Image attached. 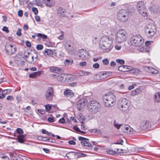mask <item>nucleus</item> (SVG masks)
I'll use <instances>...</instances> for the list:
<instances>
[{"mask_svg": "<svg viewBox=\"0 0 160 160\" xmlns=\"http://www.w3.org/2000/svg\"><path fill=\"white\" fill-rule=\"evenodd\" d=\"M8 94V90L7 89L4 90H2V95H3V94L4 95L5 97L6 95Z\"/></svg>", "mask_w": 160, "mask_h": 160, "instance_id": "49530a36", "label": "nucleus"}, {"mask_svg": "<svg viewBox=\"0 0 160 160\" xmlns=\"http://www.w3.org/2000/svg\"><path fill=\"white\" fill-rule=\"evenodd\" d=\"M27 61L29 63H34L36 62V59H34L33 56L30 55L29 58L27 59Z\"/></svg>", "mask_w": 160, "mask_h": 160, "instance_id": "a878e982", "label": "nucleus"}, {"mask_svg": "<svg viewBox=\"0 0 160 160\" xmlns=\"http://www.w3.org/2000/svg\"><path fill=\"white\" fill-rule=\"evenodd\" d=\"M87 154H84L83 153H79V156L80 157H84L87 156Z\"/></svg>", "mask_w": 160, "mask_h": 160, "instance_id": "69168bd1", "label": "nucleus"}, {"mask_svg": "<svg viewBox=\"0 0 160 160\" xmlns=\"http://www.w3.org/2000/svg\"><path fill=\"white\" fill-rule=\"evenodd\" d=\"M128 12L125 9L119 10L117 14L118 20L122 22H126L129 18Z\"/></svg>", "mask_w": 160, "mask_h": 160, "instance_id": "39448f33", "label": "nucleus"}, {"mask_svg": "<svg viewBox=\"0 0 160 160\" xmlns=\"http://www.w3.org/2000/svg\"><path fill=\"white\" fill-rule=\"evenodd\" d=\"M44 52L48 56H51L53 55V51L49 49H46Z\"/></svg>", "mask_w": 160, "mask_h": 160, "instance_id": "72a5a7b5", "label": "nucleus"}, {"mask_svg": "<svg viewBox=\"0 0 160 160\" xmlns=\"http://www.w3.org/2000/svg\"><path fill=\"white\" fill-rule=\"evenodd\" d=\"M123 140L122 139H120L119 140L117 141L115 143V144H122L123 143Z\"/></svg>", "mask_w": 160, "mask_h": 160, "instance_id": "de8ad7c7", "label": "nucleus"}, {"mask_svg": "<svg viewBox=\"0 0 160 160\" xmlns=\"http://www.w3.org/2000/svg\"><path fill=\"white\" fill-rule=\"evenodd\" d=\"M13 46L12 45H7L5 47V50L6 52L9 55H12L16 51L15 48H14L12 49Z\"/></svg>", "mask_w": 160, "mask_h": 160, "instance_id": "2eb2a0df", "label": "nucleus"}, {"mask_svg": "<svg viewBox=\"0 0 160 160\" xmlns=\"http://www.w3.org/2000/svg\"><path fill=\"white\" fill-rule=\"evenodd\" d=\"M2 30L3 31H5L7 33H8L9 32L8 28L6 26H4L3 27V28H2Z\"/></svg>", "mask_w": 160, "mask_h": 160, "instance_id": "a18cd8bd", "label": "nucleus"}, {"mask_svg": "<svg viewBox=\"0 0 160 160\" xmlns=\"http://www.w3.org/2000/svg\"><path fill=\"white\" fill-rule=\"evenodd\" d=\"M64 95L67 97L71 98L74 96L72 91L69 89H66L64 92Z\"/></svg>", "mask_w": 160, "mask_h": 160, "instance_id": "4be33fe9", "label": "nucleus"}, {"mask_svg": "<svg viewBox=\"0 0 160 160\" xmlns=\"http://www.w3.org/2000/svg\"><path fill=\"white\" fill-rule=\"evenodd\" d=\"M22 29L21 28H19L16 34L18 36H20L21 35Z\"/></svg>", "mask_w": 160, "mask_h": 160, "instance_id": "79ce46f5", "label": "nucleus"}, {"mask_svg": "<svg viewBox=\"0 0 160 160\" xmlns=\"http://www.w3.org/2000/svg\"><path fill=\"white\" fill-rule=\"evenodd\" d=\"M87 63L85 62H81L79 64V65L81 67H84L86 66Z\"/></svg>", "mask_w": 160, "mask_h": 160, "instance_id": "09e8293b", "label": "nucleus"}, {"mask_svg": "<svg viewBox=\"0 0 160 160\" xmlns=\"http://www.w3.org/2000/svg\"><path fill=\"white\" fill-rule=\"evenodd\" d=\"M122 132L125 133H134L135 132H138L139 130L136 131L128 125H123L122 128Z\"/></svg>", "mask_w": 160, "mask_h": 160, "instance_id": "9b49d317", "label": "nucleus"}, {"mask_svg": "<svg viewBox=\"0 0 160 160\" xmlns=\"http://www.w3.org/2000/svg\"><path fill=\"white\" fill-rule=\"evenodd\" d=\"M42 132L43 134H45L47 135L48 136H50L51 135V133L50 132H48V131H47L46 130L44 129H42Z\"/></svg>", "mask_w": 160, "mask_h": 160, "instance_id": "c9c22d12", "label": "nucleus"}, {"mask_svg": "<svg viewBox=\"0 0 160 160\" xmlns=\"http://www.w3.org/2000/svg\"><path fill=\"white\" fill-rule=\"evenodd\" d=\"M130 42L132 45L136 46H140L144 42L142 38L139 36H132L130 39Z\"/></svg>", "mask_w": 160, "mask_h": 160, "instance_id": "1a4fd4ad", "label": "nucleus"}, {"mask_svg": "<svg viewBox=\"0 0 160 160\" xmlns=\"http://www.w3.org/2000/svg\"><path fill=\"white\" fill-rule=\"evenodd\" d=\"M26 46L29 48H30L31 46V44L30 42L28 41H26Z\"/></svg>", "mask_w": 160, "mask_h": 160, "instance_id": "6e6d98bb", "label": "nucleus"}, {"mask_svg": "<svg viewBox=\"0 0 160 160\" xmlns=\"http://www.w3.org/2000/svg\"><path fill=\"white\" fill-rule=\"evenodd\" d=\"M25 136L24 135H19L17 136V140L19 142L22 143L25 140Z\"/></svg>", "mask_w": 160, "mask_h": 160, "instance_id": "5701e85b", "label": "nucleus"}, {"mask_svg": "<svg viewBox=\"0 0 160 160\" xmlns=\"http://www.w3.org/2000/svg\"><path fill=\"white\" fill-rule=\"evenodd\" d=\"M18 14L19 16L21 17L23 15L22 11L21 10H19L18 12Z\"/></svg>", "mask_w": 160, "mask_h": 160, "instance_id": "8fccbe9b", "label": "nucleus"}, {"mask_svg": "<svg viewBox=\"0 0 160 160\" xmlns=\"http://www.w3.org/2000/svg\"><path fill=\"white\" fill-rule=\"evenodd\" d=\"M142 129L146 130L148 128H149L150 125L148 121H143L140 125Z\"/></svg>", "mask_w": 160, "mask_h": 160, "instance_id": "aec40b11", "label": "nucleus"}, {"mask_svg": "<svg viewBox=\"0 0 160 160\" xmlns=\"http://www.w3.org/2000/svg\"><path fill=\"white\" fill-rule=\"evenodd\" d=\"M102 62L103 64L105 65H108L109 63L108 60L106 58L103 60Z\"/></svg>", "mask_w": 160, "mask_h": 160, "instance_id": "c03bdc74", "label": "nucleus"}, {"mask_svg": "<svg viewBox=\"0 0 160 160\" xmlns=\"http://www.w3.org/2000/svg\"><path fill=\"white\" fill-rule=\"evenodd\" d=\"M43 48V46L41 44H38L36 48L37 50H42Z\"/></svg>", "mask_w": 160, "mask_h": 160, "instance_id": "a19ab883", "label": "nucleus"}, {"mask_svg": "<svg viewBox=\"0 0 160 160\" xmlns=\"http://www.w3.org/2000/svg\"><path fill=\"white\" fill-rule=\"evenodd\" d=\"M7 100L10 101H11L13 100L14 98L12 96H8L7 97Z\"/></svg>", "mask_w": 160, "mask_h": 160, "instance_id": "37998d69", "label": "nucleus"}, {"mask_svg": "<svg viewBox=\"0 0 160 160\" xmlns=\"http://www.w3.org/2000/svg\"><path fill=\"white\" fill-rule=\"evenodd\" d=\"M145 35L148 38L153 37L156 32V27L153 24H149L145 28Z\"/></svg>", "mask_w": 160, "mask_h": 160, "instance_id": "0eeeda50", "label": "nucleus"}, {"mask_svg": "<svg viewBox=\"0 0 160 160\" xmlns=\"http://www.w3.org/2000/svg\"><path fill=\"white\" fill-rule=\"evenodd\" d=\"M116 62L117 63H118L121 65L123 64L124 63V61L123 60L120 59H117Z\"/></svg>", "mask_w": 160, "mask_h": 160, "instance_id": "e433bc0d", "label": "nucleus"}, {"mask_svg": "<svg viewBox=\"0 0 160 160\" xmlns=\"http://www.w3.org/2000/svg\"><path fill=\"white\" fill-rule=\"evenodd\" d=\"M32 11L35 15H37L38 13V9L37 8L32 7Z\"/></svg>", "mask_w": 160, "mask_h": 160, "instance_id": "58836bf2", "label": "nucleus"}, {"mask_svg": "<svg viewBox=\"0 0 160 160\" xmlns=\"http://www.w3.org/2000/svg\"><path fill=\"white\" fill-rule=\"evenodd\" d=\"M50 70L52 72L59 74L58 76L55 74H52V76L57 77L58 81L62 82L64 80L63 76H65V75L63 74V71L61 68L57 67H53L50 68Z\"/></svg>", "mask_w": 160, "mask_h": 160, "instance_id": "423d86ee", "label": "nucleus"}, {"mask_svg": "<svg viewBox=\"0 0 160 160\" xmlns=\"http://www.w3.org/2000/svg\"><path fill=\"white\" fill-rule=\"evenodd\" d=\"M116 151L112 150H108L107 151V152L108 154H114L116 153Z\"/></svg>", "mask_w": 160, "mask_h": 160, "instance_id": "4c0bfd02", "label": "nucleus"}, {"mask_svg": "<svg viewBox=\"0 0 160 160\" xmlns=\"http://www.w3.org/2000/svg\"><path fill=\"white\" fill-rule=\"evenodd\" d=\"M45 95L46 99L48 100H51L54 96V90L52 87H48L46 90Z\"/></svg>", "mask_w": 160, "mask_h": 160, "instance_id": "9d476101", "label": "nucleus"}, {"mask_svg": "<svg viewBox=\"0 0 160 160\" xmlns=\"http://www.w3.org/2000/svg\"><path fill=\"white\" fill-rule=\"evenodd\" d=\"M86 104V100L84 99H80L77 102V108L80 111L83 108Z\"/></svg>", "mask_w": 160, "mask_h": 160, "instance_id": "4468645a", "label": "nucleus"}, {"mask_svg": "<svg viewBox=\"0 0 160 160\" xmlns=\"http://www.w3.org/2000/svg\"><path fill=\"white\" fill-rule=\"evenodd\" d=\"M116 65V63L114 61H112L110 63V66L112 67H114Z\"/></svg>", "mask_w": 160, "mask_h": 160, "instance_id": "774afa93", "label": "nucleus"}, {"mask_svg": "<svg viewBox=\"0 0 160 160\" xmlns=\"http://www.w3.org/2000/svg\"><path fill=\"white\" fill-rule=\"evenodd\" d=\"M68 143L71 145H74L76 144V142L73 140L68 141Z\"/></svg>", "mask_w": 160, "mask_h": 160, "instance_id": "3c124183", "label": "nucleus"}, {"mask_svg": "<svg viewBox=\"0 0 160 160\" xmlns=\"http://www.w3.org/2000/svg\"><path fill=\"white\" fill-rule=\"evenodd\" d=\"M73 62V60L72 59H66L64 63L65 66H68L72 64Z\"/></svg>", "mask_w": 160, "mask_h": 160, "instance_id": "2f4dec72", "label": "nucleus"}, {"mask_svg": "<svg viewBox=\"0 0 160 160\" xmlns=\"http://www.w3.org/2000/svg\"><path fill=\"white\" fill-rule=\"evenodd\" d=\"M146 68L149 70V72L152 74H156L158 73V72L157 70L154 69L152 68L149 67H147Z\"/></svg>", "mask_w": 160, "mask_h": 160, "instance_id": "393cba45", "label": "nucleus"}, {"mask_svg": "<svg viewBox=\"0 0 160 160\" xmlns=\"http://www.w3.org/2000/svg\"><path fill=\"white\" fill-rule=\"evenodd\" d=\"M144 2L142 1L139 2L137 3V7L138 10H140V8H144Z\"/></svg>", "mask_w": 160, "mask_h": 160, "instance_id": "cd10ccee", "label": "nucleus"}, {"mask_svg": "<svg viewBox=\"0 0 160 160\" xmlns=\"http://www.w3.org/2000/svg\"><path fill=\"white\" fill-rule=\"evenodd\" d=\"M65 122V120L64 118H62L59 120V122L61 123H63Z\"/></svg>", "mask_w": 160, "mask_h": 160, "instance_id": "864d4df0", "label": "nucleus"}, {"mask_svg": "<svg viewBox=\"0 0 160 160\" xmlns=\"http://www.w3.org/2000/svg\"><path fill=\"white\" fill-rule=\"evenodd\" d=\"M28 29V26L27 25H24L23 27V29L25 30H27Z\"/></svg>", "mask_w": 160, "mask_h": 160, "instance_id": "338daca9", "label": "nucleus"}, {"mask_svg": "<svg viewBox=\"0 0 160 160\" xmlns=\"http://www.w3.org/2000/svg\"><path fill=\"white\" fill-rule=\"evenodd\" d=\"M141 93V90L140 88H138L130 92V95L132 96H134L140 94Z\"/></svg>", "mask_w": 160, "mask_h": 160, "instance_id": "412c9836", "label": "nucleus"}, {"mask_svg": "<svg viewBox=\"0 0 160 160\" xmlns=\"http://www.w3.org/2000/svg\"><path fill=\"white\" fill-rule=\"evenodd\" d=\"M0 160H9L8 157L3 154H0Z\"/></svg>", "mask_w": 160, "mask_h": 160, "instance_id": "473e14b6", "label": "nucleus"}, {"mask_svg": "<svg viewBox=\"0 0 160 160\" xmlns=\"http://www.w3.org/2000/svg\"><path fill=\"white\" fill-rule=\"evenodd\" d=\"M42 139L43 140H42V141H43L48 142V141H49V138L45 137H43Z\"/></svg>", "mask_w": 160, "mask_h": 160, "instance_id": "e2e57ef3", "label": "nucleus"}, {"mask_svg": "<svg viewBox=\"0 0 160 160\" xmlns=\"http://www.w3.org/2000/svg\"><path fill=\"white\" fill-rule=\"evenodd\" d=\"M78 140L81 141L80 143L82 146H84L91 147L92 146L91 144L89 142V139L82 137L78 138Z\"/></svg>", "mask_w": 160, "mask_h": 160, "instance_id": "f8f14e48", "label": "nucleus"}, {"mask_svg": "<svg viewBox=\"0 0 160 160\" xmlns=\"http://www.w3.org/2000/svg\"><path fill=\"white\" fill-rule=\"evenodd\" d=\"M45 108L47 110H50L51 109V106L49 105H47L45 106Z\"/></svg>", "mask_w": 160, "mask_h": 160, "instance_id": "052dcab7", "label": "nucleus"}, {"mask_svg": "<svg viewBox=\"0 0 160 160\" xmlns=\"http://www.w3.org/2000/svg\"><path fill=\"white\" fill-rule=\"evenodd\" d=\"M31 55V53L28 52L27 54L24 55V57L26 58L27 59H28V58H29V57L30 56V55Z\"/></svg>", "mask_w": 160, "mask_h": 160, "instance_id": "bf43d9fd", "label": "nucleus"}, {"mask_svg": "<svg viewBox=\"0 0 160 160\" xmlns=\"http://www.w3.org/2000/svg\"><path fill=\"white\" fill-rule=\"evenodd\" d=\"M110 72H100L99 73L96 74V76L100 78H98V79H102L106 78L109 76Z\"/></svg>", "mask_w": 160, "mask_h": 160, "instance_id": "dca6fc26", "label": "nucleus"}, {"mask_svg": "<svg viewBox=\"0 0 160 160\" xmlns=\"http://www.w3.org/2000/svg\"><path fill=\"white\" fill-rule=\"evenodd\" d=\"M118 69L119 71L122 72H125V71L123 69V66H119L118 68Z\"/></svg>", "mask_w": 160, "mask_h": 160, "instance_id": "5fc2aeb1", "label": "nucleus"}, {"mask_svg": "<svg viewBox=\"0 0 160 160\" xmlns=\"http://www.w3.org/2000/svg\"><path fill=\"white\" fill-rule=\"evenodd\" d=\"M130 106L129 101L126 98H121L118 101V108L120 111L123 112H128L129 111Z\"/></svg>", "mask_w": 160, "mask_h": 160, "instance_id": "7ed1b4c3", "label": "nucleus"}, {"mask_svg": "<svg viewBox=\"0 0 160 160\" xmlns=\"http://www.w3.org/2000/svg\"><path fill=\"white\" fill-rule=\"evenodd\" d=\"M48 120L50 122H52L54 121V119L53 117H49L48 118Z\"/></svg>", "mask_w": 160, "mask_h": 160, "instance_id": "4d7b16f0", "label": "nucleus"}, {"mask_svg": "<svg viewBox=\"0 0 160 160\" xmlns=\"http://www.w3.org/2000/svg\"><path fill=\"white\" fill-rule=\"evenodd\" d=\"M127 39L126 32L124 29L118 31L116 36V41L119 43H121L125 41Z\"/></svg>", "mask_w": 160, "mask_h": 160, "instance_id": "6e6552de", "label": "nucleus"}, {"mask_svg": "<svg viewBox=\"0 0 160 160\" xmlns=\"http://www.w3.org/2000/svg\"><path fill=\"white\" fill-rule=\"evenodd\" d=\"M99 67V65L98 63H95L93 65V67L95 68H98Z\"/></svg>", "mask_w": 160, "mask_h": 160, "instance_id": "603ef678", "label": "nucleus"}, {"mask_svg": "<svg viewBox=\"0 0 160 160\" xmlns=\"http://www.w3.org/2000/svg\"><path fill=\"white\" fill-rule=\"evenodd\" d=\"M132 69L131 71V73H133L135 75L140 74L141 72L138 69L135 68H133Z\"/></svg>", "mask_w": 160, "mask_h": 160, "instance_id": "c85d7f7f", "label": "nucleus"}, {"mask_svg": "<svg viewBox=\"0 0 160 160\" xmlns=\"http://www.w3.org/2000/svg\"><path fill=\"white\" fill-rule=\"evenodd\" d=\"M136 85L135 84H133L132 85L129 86L128 88L129 90H131L134 88V87Z\"/></svg>", "mask_w": 160, "mask_h": 160, "instance_id": "13d9d810", "label": "nucleus"}, {"mask_svg": "<svg viewBox=\"0 0 160 160\" xmlns=\"http://www.w3.org/2000/svg\"><path fill=\"white\" fill-rule=\"evenodd\" d=\"M65 47L66 49L70 54H72L75 52L73 46H71V45L67 43L65 44Z\"/></svg>", "mask_w": 160, "mask_h": 160, "instance_id": "a211bd4d", "label": "nucleus"}, {"mask_svg": "<svg viewBox=\"0 0 160 160\" xmlns=\"http://www.w3.org/2000/svg\"><path fill=\"white\" fill-rule=\"evenodd\" d=\"M154 98L155 102H160V92L155 93L154 95Z\"/></svg>", "mask_w": 160, "mask_h": 160, "instance_id": "b1692460", "label": "nucleus"}, {"mask_svg": "<svg viewBox=\"0 0 160 160\" xmlns=\"http://www.w3.org/2000/svg\"><path fill=\"white\" fill-rule=\"evenodd\" d=\"M57 14L59 16L65 17L66 15L65 9L61 7L59 8L57 10Z\"/></svg>", "mask_w": 160, "mask_h": 160, "instance_id": "6ab92c4d", "label": "nucleus"}, {"mask_svg": "<svg viewBox=\"0 0 160 160\" xmlns=\"http://www.w3.org/2000/svg\"><path fill=\"white\" fill-rule=\"evenodd\" d=\"M87 108L89 112L94 114L99 111L100 106L98 102L92 100L88 102L87 105Z\"/></svg>", "mask_w": 160, "mask_h": 160, "instance_id": "20e7f679", "label": "nucleus"}, {"mask_svg": "<svg viewBox=\"0 0 160 160\" xmlns=\"http://www.w3.org/2000/svg\"><path fill=\"white\" fill-rule=\"evenodd\" d=\"M35 20L37 22H40V18L39 16H35Z\"/></svg>", "mask_w": 160, "mask_h": 160, "instance_id": "680f3d73", "label": "nucleus"}, {"mask_svg": "<svg viewBox=\"0 0 160 160\" xmlns=\"http://www.w3.org/2000/svg\"><path fill=\"white\" fill-rule=\"evenodd\" d=\"M40 74L39 72H33L29 75V77L30 78H34L37 76H39Z\"/></svg>", "mask_w": 160, "mask_h": 160, "instance_id": "c756f323", "label": "nucleus"}, {"mask_svg": "<svg viewBox=\"0 0 160 160\" xmlns=\"http://www.w3.org/2000/svg\"><path fill=\"white\" fill-rule=\"evenodd\" d=\"M112 43V41L111 38L104 36L101 38L99 46L100 48L104 50L103 52H108L112 48L111 45Z\"/></svg>", "mask_w": 160, "mask_h": 160, "instance_id": "f257e3e1", "label": "nucleus"}, {"mask_svg": "<svg viewBox=\"0 0 160 160\" xmlns=\"http://www.w3.org/2000/svg\"><path fill=\"white\" fill-rule=\"evenodd\" d=\"M16 130L17 133H18L22 134H23V132L22 129L21 128H18Z\"/></svg>", "mask_w": 160, "mask_h": 160, "instance_id": "ea45409f", "label": "nucleus"}, {"mask_svg": "<svg viewBox=\"0 0 160 160\" xmlns=\"http://www.w3.org/2000/svg\"><path fill=\"white\" fill-rule=\"evenodd\" d=\"M138 12L142 16L144 17L147 16V13L145 9L143 8H140V10H138Z\"/></svg>", "mask_w": 160, "mask_h": 160, "instance_id": "bb28decb", "label": "nucleus"}, {"mask_svg": "<svg viewBox=\"0 0 160 160\" xmlns=\"http://www.w3.org/2000/svg\"><path fill=\"white\" fill-rule=\"evenodd\" d=\"M42 1L47 6L49 7H51L55 4L54 0H42Z\"/></svg>", "mask_w": 160, "mask_h": 160, "instance_id": "f3484780", "label": "nucleus"}, {"mask_svg": "<svg viewBox=\"0 0 160 160\" xmlns=\"http://www.w3.org/2000/svg\"><path fill=\"white\" fill-rule=\"evenodd\" d=\"M103 100L105 107H111L115 103L116 98L113 93L109 92L104 95Z\"/></svg>", "mask_w": 160, "mask_h": 160, "instance_id": "f03ea898", "label": "nucleus"}, {"mask_svg": "<svg viewBox=\"0 0 160 160\" xmlns=\"http://www.w3.org/2000/svg\"><path fill=\"white\" fill-rule=\"evenodd\" d=\"M90 73L89 72L81 70L79 72V74L80 76H83L88 75Z\"/></svg>", "mask_w": 160, "mask_h": 160, "instance_id": "7c9ffc66", "label": "nucleus"}, {"mask_svg": "<svg viewBox=\"0 0 160 160\" xmlns=\"http://www.w3.org/2000/svg\"><path fill=\"white\" fill-rule=\"evenodd\" d=\"M37 36L38 37L41 38L42 39H46L47 38V35L44 34H41V33H38L37 35Z\"/></svg>", "mask_w": 160, "mask_h": 160, "instance_id": "f704fd0d", "label": "nucleus"}, {"mask_svg": "<svg viewBox=\"0 0 160 160\" xmlns=\"http://www.w3.org/2000/svg\"><path fill=\"white\" fill-rule=\"evenodd\" d=\"M42 150L47 153H48L50 152V150L47 148H43Z\"/></svg>", "mask_w": 160, "mask_h": 160, "instance_id": "0e129e2a", "label": "nucleus"}, {"mask_svg": "<svg viewBox=\"0 0 160 160\" xmlns=\"http://www.w3.org/2000/svg\"><path fill=\"white\" fill-rule=\"evenodd\" d=\"M78 54L79 57L83 60L87 59L89 55L88 52L84 49L80 50L78 51Z\"/></svg>", "mask_w": 160, "mask_h": 160, "instance_id": "ddd939ff", "label": "nucleus"}]
</instances>
